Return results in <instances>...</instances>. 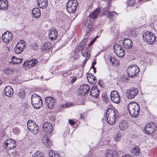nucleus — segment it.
I'll return each instance as SVG.
<instances>
[{
    "mask_svg": "<svg viewBox=\"0 0 157 157\" xmlns=\"http://www.w3.org/2000/svg\"><path fill=\"white\" fill-rule=\"evenodd\" d=\"M11 59L13 63L15 64H18L21 63L22 59L21 58H16L15 56H13Z\"/></svg>",
    "mask_w": 157,
    "mask_h": 157,
    "instance_id": "c9c22d12",
    "label": "nucleus"
},
{
    "mask_svg": "<svg viewBox=\"0 0 157 157\" xmlns=\"http://www.w3.org/2000/svg\"><path fill=\"white\" fill-rule=\"evenodd\" d=\"M2 83V81L0 79V85Z\"/></svg>",
    "mask_w": 157,
    "mask_h": 157,
    "instance_id": "69168bd1",
    "label": "nucleus"
},
{
    "mask_svg": "<svg viewBox=\"0 0 157 157\" xmlns=\"http://www.w3.org/2000/svg\"><path fill=\"white\" fill-rule=\"evenodd\" d=\"M134 150H135L134 153H135L136 155H138L139 153V148L137 147H136V148H134Z\"/></svg>",
    "mask_w": 157,
    "mask_h": 157,
    "instance_id": "09e8293b",
    "label": "nucleus"
},
{
    "mask_svg": "<svg viewBox=\"0 0 157 157\" xmlns=\"http://www.w3.org/2000/svg\"><path fill=\"white\" fill-rule=\"evenodd\" d=\"M117 15V13L113 11H111L110 12H109L108 14L106 16L108 17L110 19H111L113 20V19H114L116 16Z\"/></svg>",
    "mask_w": 157,
    "mask_h": 157,
    "instance_id": "72a5a7b5",
    "label": "nucleus"
},
{
    "mask_svg": "<svg viewBox=\"0 0 157 157\" xmlns=\"http://www.w3.org/2000/svg\"><path fill=\"white\" fill-rule=\"evenodd\" d=\"M117 152L113 150H109L107 151L105 154L106 157H117Z\"/></svg>",
    "mask_w": 157,
    "mask_h": 157,
    "instance_id": "7c9ffc66",
    "label": "nucleus"
},
{
    "mask_svg": "<svg viewBox=\"0 0 157 157\" xmlns=\"http://www.w3.org/2000/svg\"><path fill=\"white\" fill-rule=\"evenodd\" d=\"M4 94L8 97H11L13 94V89L11 86H9L6 87L4 89Z\"/></svg>",
    "mask_w": 157,
    "mask_h": 157,
    "instance_id": "bb28decb",
    "label": "nucleus"
},
{
    "mask_svg": "<svg viewBox=\"0 0 157 157\" xmlns=\"http://www.w3.org/2000/svg\"><path fill=\"white\" fill-rule=\"evenodd\" d=\"M26 44L23 40H21L16 44L15 48L14 51L17 54H19L22 52L25 48Z\"/></svg>",
    "mask_w": 157,
    "mask_h": 157,
    "instance_id": "9b49d317",
    "label": "nucleus"
},
{
    "mask_svg": "<svg viewBox=\"0 0 157 157\" xmlns=\"http://www.w3.org/2000/svg\"><path fill=\"white\" fill-rule=\"evenodd\" d=\"M23 65L24 67H27L28 68H29V64H28V61L25 62L24 63Z\"/></svg>",
    "mask_w": 157,
    "mask_h": 157,
    "instance_id": "603ef678",
    "label": "nucleus"
},
{
    "mask_svg": "<svg viewBox=\"0 0 157 157\" xmlns=\"http://www.w3.org/2000/svg\"><path fill=\"white\" fill-rule=\"evenodd\" d=\"M127 4L129 6H132L135 4V0H128Z\"/></svg>",
    "mask_w": 157,
    "mask_h": 157,
    "instance_id": "79ce46f5",
    "label": "nucleus"
},
{
    "mask_svg": "<svg viewBox=\"0 0 157 157\" xmlns=\"http://www.w3.org/2000/svg\"><path fill=\"white\" fill-rule=\"evenodd\" d=\"M32 157H44V154L42 152L38 151L36 153H34L32 155Z\"/></svg>",
    "mask_w": 157,
    "mask_h": 157,
    "instance_id": "58836bf2",
    "label": "nucleus"
},
{
    "mask_svg": "<svg viewBox=\"0 0 157 157\" xmlns=\"http://www.w3.org/2000/svg\"><path fill=\"white\" fill-rule=\"evenodd\" d=\"M123 44L125 48L130 49L132 46V42L130 39H125L123 40Z\"/></svg>",
    "mask_w": 157,
    "mask_h": 157,
    "instance_id": "4be33fe9",
    "label": "nucleus"
},
{
    "mask_svg": "<svg viewBox=\"0 0 157 157\" xmlns=\"http://www.w3.org/2000/svg\"><path fill=\"white\" fill-rule=\"evenodd\" d=\"M8 2L6 0H0V10H6L8 9Z\"/></svg>",
    "mask_w": 157,
    "mask_h": 157,
    "instance_id": "a878e982",
    "label": "nucleus"
},
{
    "mask_svg": "<svg viewBox=\"0 0 157 157\" xmlns=\"http://www.w3.org/2000/svg\"><path fill=\"white\" fill-rule=\"evenodd\" d=\"M139 71V67L134 65H130L127 71L128 76L131 77L137 75Z\"/></svg>",
    "mask_w": 157,
    "mask_h": 157,
    "instance_id": "6e6552de",
    "label": "nucleus"
},
{
    "mask_svg": "<svg viewBox=\"0 0 157 157\" xmlns=\"http://www.w3.org/2000/svg\"><path fill=\"white\" fill-rule=\"evenodd\" d=\"M43 130L45 132L50 133L53 131V126L49 122H45L43 125Z\"/></svg>",
    "mask_w": 157,
    "mask_h": 157,
    "instance_id": "a211bd4d",
    "label": "nucleus"
},
{
    "mask_svg": "<svg viewBox=\"0 0 157 157\" xmlns=\"http://www.w3.org/2000/svg\"><path fill=\"white\" fill-rule=\"evenodd\" d=\"M134 33V34H133V36H135L136 35V34L134 33V32H131V34H132V35H133L132 34V33Z\"/></svg>",
    "mask_w": 157,
    "mask_h": 157,
    "instance_id": "e2e57ef3",
    "label": "nucleus"
},
{
    "mask_svg": "<svg viewBox=\"0 0 157 157\" xmlns=\"http://www.w3.org/2000/svg\"><path fill=\"white\" fill-rule=\"evenodd\" d=\"M32 49L34 50H36L38 48V47L36 44H32Z\"/></svg>",
    "mask_w": 157,
    "mask_h": 157,
    "instance_id": "8fccbe9b",
    "label": "nucleus"
},
{
    "mask_svg": "<svg viewBox=\"0 0 157 157\" xmlns=\"http://www.w3.org/2000/svg\"><path fill=\"white\" fill-rule=\"evenodd\" d=\"M87 41L88 39H84L79 44V45H78L80 46V48H82L83 46L86 44Z\"/></svg>",
    "mask_w": 157,
    "mask_h": 157,
    "instance_id": "c03bdc74",
    "label": "nucleus"
},
{
    "mask_svg": "<svg viewBox=\"0 0 157 157\" xmlns=\"http://www.w3.org/2000/svg\"><path fill=\"white\" fill-rule=\"evenodd\" d=\"M52 46V44L50 42H47L42 46V49L45 50H48L51 48Z\"/></svg>",
    "mask_w": 157,
    "mask_h": 157,
    "instance_id": "f704fd0d",
    "label": "nucleus"
},
{
    "mask_svg": "<svg viewBox=\"0 0 157 157\" xmlns=\"http://www.w3.org/2000/svg\"><path fill=\"white\" fill-rule=\"evenodd\" d=\"M32 13L33 17L36 18L40 17L41 15L40 10L37 7L34 8L32 10Z\"/></svg>",
    "mask_w": 157,
    "mask_h": 157,
    "instance_id": "c756f323",
    "label": "nucleus"
},
{
    "mask_svg": "<svg viewBox=\"0 0 157 157\" xmlns=\"http://www.w3.org/2000/svg\"><path fill=\"white\" fill-rule=\"evenodd\" d=\"M20 132V129L18 127H15L13 129V132L16 135L19 134Z\"/></svg>",
    "mask_w": 157,
    "mask_h": 157,
    "instance_id": "37998d69",
    "label": "nucleus"
},
{
    "mask_svg": "<svg viewBox=\"0 0 157 157\" xmlns=\"http://www.w3.org/2000/svg\"><path fill=\"white\" fill-rule=\"evenodd\" d=\"M38 6L41 9H45L48 6L47 0H37Z\"/></svg>",
    "mask_w": 157,
    "mask_h": 157,
    "instance_id": "412c9836",
    "label": "nucleus"
},
{
    "mask_svg": "<svg viewBox=\"0 0 157 157\" xmlns=\"http://www.w3.org/2000/svg\"><path fill=\"white\" fill-rule=\"evenodd\" d=\"M76 80V77H74V78L72 79L71 81V83L74 82Z\"/></svg>",
    "mask_w": 157,
    "mask_h": 157,
    "instance_id": "13d9d810",
    "label": "nucleus"
},
{
    "mask_svg": "<svg viewBox=\"0 0 157 157\" xmlns=\"http://www.w3.org/2000/svg\"><path fill=\"white\" fill-rule=\"evenodd\" d=\"M101 99L102 100L105 102H107L108 101L109 99L107 97V94L104 93L102 94Z\"/></svg>",
    "mask_w": 157,
    "mask_h": 157,
    "instance_id": "ea45409f",
    "label": "nucleus"
},
{
    "mask_svg": "<svg viewBox=\"0 0 157 157\" xmlns=\"http://www.w3.org/2000/svg\"><path fill=\"white\" fill-rule=\"evenodd\" d=\"M119 125L121 130H124L128 128V124L127 121H121L119 123Z\"/></svg>",
    "mask_w": 157,
    "mask_h": 157,
    "instance_id": "c85d7f7f",
    "label": "nucleus"
},
{
    "mask_svg": "<svg viewBox=\"0 0 157 157\" xmlns=\"http://www.w3.org/2000/svg\"><path fill=\"white\" fill-rule=\"evenodd\" d=\"M96 40V38H95L94 39L91 41V42H90L89 45L88 46V47H89V46L90 45H91V44H94V42Z\"/></svg>",
    "mask_w": 157,
    "mask_h": 157,
    "instance_id": "5fc2aeb1",
    "label": "nucleus"
},
{
    "mask_svg": "<svg viewBox=\"0 0 157 157\" xmlns=\"http://www.w3.org/2000/svg\"><path fill=\"white\" fill-rule=\"evenodd\" d=\"M110 98L111 101L116 104L119 103L120 101V97L118 92L116 90L111 91L110 94Z\"/></svg>",
    "mask_w": 157,
    "mask_h": 157,
    "instance_id": "ddd939ff",
    "label": "nucleus"
},
{
    "mask_svg": "<svg viewBox=\"0 0 157 157\" xmlns=\"http://www.w3.org/2000/svg\"><path fill=\"white\" fill-rule=\"evenodd\" d=\"M4 146L7 147L8 149L14 148L16 146V142L13 140L9 139L6 140L4 141Z\"/></svg>",
    "mask_w": 157,
    "mask_h": 157,
    "instance_id": "4468645a",
    "label": "nucleus"
},
{
    "mask_svg": "<svg viewBox=\"0 0 157 157\" xmlns=\"http://www.w3.org/2000/svg\"><path fill=\"white\" fill-rule=\"evenodd\" d=\"M2 38L4 41L6 43H9L12 40L13 34L7 31L3 34Z\"/></svg>",
    "mask_w": 157,
    "mask_h": 157,
    "instance_id": "2eb2a0df",
    "label": "nucleus"
},
{
    "mask_svg": "<svg viewBox=\"0 0 157 157\" xmlns=\"http://www.w3.org/2000/svg\"><path fill=\"white\" fill-rule=\"evenodd\" d=\"M46 104L49 109H52L56 100L53 97H47L45 98Z\"/></svg>",
    "mask_w": 157,
    "mask_h": 157,
    "instance_id": "dca6fc26",
    "label": "nucleus"
},
{
    "mask_svg": "<svg viewBox=\"0 0 157 157\" xmlns=\"http://www.w3.org/2000/svg\"><path fill=\"white\" fill-rule=\"evenodd\" d=\"M106 117L108 123L110 125L113 124L116 119L115 111L112 108H108L106 112Z\"/></svg>",
    "mask_w": 157,
    "mask_h": 157,
    "instance_id": "7ed1b4c3",
    "label": "nucleus"
},
{
    "mask_svg": "<svg viewBox=\"0 0 157 157\" xmlns=\"http://www.w3.org/2000/svg\"><path fill=\"white\" fill-rule=\"evenodd\" d=\"M96 63V62H92V66L90 68V69L92 68H93V67H95L94 66L95 65Z\"/></svg>",
    "mask_w": 157,
    "mask_h": 157,
    "instance_id": "4d7b16f0",
    "label": "nucleus"
},
{
    "mask_svg": "<svg viewBox=\"0 0 157 157\" xmlns=\"http://www.w3.org/2000/svg\"><path fill=\"white\" fill-rule=\"evenodd\" d=\"M121 157H132L131 155H125L121 156Z\"/></svg>",
    "mask_w": 157,
    "mask_h": 157,
    "instance_id": "bf43d9fd",
    "label": "nucleus"
},
{
    "mask_svg": "<svg viewBox=\"0 0 157 157\" xmlns=\"http://www.w3.org/2000/svg\"><path fill=\"white\" fill-rule=\"evenodd\" d=\"M113 48L114 52L119 57H122L124 56L125 52L121 45L117 44H115L113 46Z\"/></svg>",
    "mask_w": 157,
    "mask_h": 157,
    "instance_id": "9d476101",
    "label": "nucleus"
},
{
    "mask_svg": "<svg viewBox=\"0 0 157 157\" xmlns=\"http://www.w3.org/2000/svg\"><path fill=\"white\" fill-rule=\"evenodd\" d=\"M48 155L50 157H61V155L59 153L55 151H49Z\"/></svg>",
    "mask_w": 157,
    "mask_h": 157,
    "instance_id": "473e14b6",
    "label": "nucleus"
},
{
    "mask_svg": "<svg viewBox=\"0 0 157 157\" xmlns=\"http://www.w3.org/2000/svg\"><path fill=\"white\" fill-rule=\"evenodd\" d=\"M78 6L77 0H69L67 4V10L70 13H73L76 11Z\"/></svg>",
    "mask_w": 157,
    "mask_h": 157,
    "instance_id": "423d86ee",
    "label": "nucleus"
},
{
    "mask_svg": "<svg viewBox=\"0 0 157 157\" xmlns=\"http://www.w3.org/2000/svg\"><path fill=\"white\" fill-rule=\"evenodd\" d=\"M82 49V48H80L78 45L77 46L75 50V53L76 55L77 53L80 50Z\"/></svg>",
    "mask_w": 157,
    "mask_h": 157,
    "instance_id": "a18cd8bd",
    "label": "nucleus"
},
{
    "mask_svg": "<svg viewBox=\"0 0 157 157\" xmlns=\"http://www.w3.org/2000/svg\"><path fill=\"white\" fill-rule=\"evenodd\" d=\"M138 90L136 88H132L127 90L126 92V96L128 99H132L138 94Z\"/></svg>",
    "mask_w": 157,
    "mask_h": 157,
    "instance_id": "f8f14e48",
    "label": "nucleus"
},
{
    "mask_svg": "<svg viewBox=\"0 0 157 157\" xmlns=\"http://www.w3.org/2000/svg\"><path fill=\"white\" fill-rule=\"evenodd\" d=\"M128 108L132 117L134 118L138 117L140 108L138 103L135 102L130 103L128 105Z\"/></svg>",
    "mask_w": 157,
    "mask_h": 157,
    "instance_id": "f03ea898",
    "label": "nucleus"
},
{
    "mask_svg": "<svg viewBox=\"0 0 157 157\" xmlns=\"http://www.w3.org/2000/svg\"><path fill=\"white\" fill-rule=\"evenodd\" d=\"M90 95L95 98H97L99 93V91L97 86L93 87L90 90Z\"/></svg>",
    "mask_w": 157,
    "mask_h": 157,
    "instance_id": "393cba45",
    "label": "nucleus"
},
{
    "mask_svg": "<svg viewBox=\"0 0 157 157\" xmlns=\"http://www.w3.org/2000/svg\"><path fill=\"white\" fill-rule=\"evenodd\" d=\"M157 124L155 122H150L148 123L145 126V133L147 134H152L156 130Z\"/></svg>",
    "mask_w": 157,
    "mask_h": 157,
    "instance_id": "1a4fd4ad",
    "label": "nucleus"
},
{
    "mask_svg": "<svg viewBox=\"0 0 157 157\" xmlns=\"http://www.w3.org/2000/svg\"><path fill=\"white\" fill-rule=\"evenodd\" d=\"M80 118L83 119V116L82 114H81L80 116Z\"/></svg>",
    "mask_w": 157,
    "mask_h": 157,
    "instance_id": "0e129e2a",
    "label": "nucleus"
},
{
    "mask_svg": "<svg viewBox=\"0 0 157 157\" xmlns=\"http://www.w3.org/2000/svg\"><path fill=\"white\" fill-rule=\"evenodd\" d=\"M61 106L62 107H67L66 103L63 104V105H61Z\"/></svg>",
    "mask_w": 157,
    "mask_h": 157,
    "instance_id": "052dcab7",
    "label": "nucleus"
},
{
    "mask_svg": "<svg viewBox=\"0 0 157 157\" xmlns=\"http://www.w3.org/2000/svg\"><path fill=\"white\" fill-rule=\"evenodd\" d=\"M67 107H68L70 106H73L74 104L71 102H67L66 103Z\"/></svg>",
    "mask_w": 157,
    "mask_h": 157,
    "instance_id": "3c124183",
    "label": "nucleus"
},
{
    "mask_svg": "<svg viewBox=\"0 0 157 157\" xmlns=\"http://www.w3.org/2000/svg\"><path fill=\"white\" fill-rule=\"evenodd\" d=\"M18 96L19 98H24L25 96V94L24 91L23 90H20L19 92Z\"/></svg>",
    "mask_w": 157,
    "mask_h": 157,
    "instance_id": "a19ab883",
    "label": "nucleus"
},
{
    "mask_svg": "<svg viewBox=\"0 0 157 157\" xmlns=\"http://www.w3.org/2000/svg\"><path fill=\"white\" fill-rule=\"evenodd\" d=\"M92 68L93 69L94 71V73H95L96 72V68L95 67H93Z\"/></svg>",
    "mask_w": 157,
    "mask_h": 157,
    "instance_id": "680f3d73",
    "label": "nucleus"
},
{
    "mask_svg": "<svg viewBox=\"0 0 157 157\" xmlns=\"http://www.w3.org/2000/svg\"><path fill=\"white\" fill-rule=\"evenodd\" d=\"M87 80L90 83L94 84L97 82V79L95 76L93 74L90 73L89 74L87 75Z\"/></svg>",
    "mask_w": 157,
    "mask_h": 157,
    "instance_id": "5701e85b",
    "label": "nucleus"
},
{
    "mask_svg": "<svg viewBox=\"0 0 157 157\" xmlns=\"http://www.w3.org/2000/svg\"><path fill=\"white\" fill-rule=\"evenodd\" d=\"M100 12V10L96 9L92 12L89 15V17H88L86 20L84 22L83 28L86 30L87 33H89L91 29L92 21L94 19L97 17L98 15Z\"/></svg>",
    "mask_w": 157,
    "mask_h": 157,
    "instance_id": "f257e3e1",
    "label": "nucleus"
},
{
    "mask_svg": "<svg viewBox=\"0 0 157 157\" xmlns=\"http://www.w3.org/2000/svg\"><path fill=\"white\" fill-rule=\"evenodd\" d=\"M69 123L71 125H74L75 124V122L71 119H70L69 120Z\"/></svg>",
    "mask_w": 157,
    "mask_h": 157,
    "instance_id": "864d4df0",
    "label": "nucleus"
},
{
    "mask_svg": "<svg viewBox=\"0 0 157 157\" xmlns=\"http://www.w3.org/2000/svg\"><path fill=\"white\" fill-rule=\"evenodd\" d=\"M28 62L29 64V68H31L36 65L37 62V61L36 59H32L28 61Z\"/></svg>",
    "mask_w": 157,
    "mask_h": 157,
    "instance_id": "e433bc0d",
    "label": "nucleus"
},
{
    "mask_svg": "<svg viewBox=\"0 0 157 157\" xmlns=\"http://www.w3.org/2000/svg\"><path fill=\"white\" fill-rule=\"evenodd\" d=\"M121 137V134L120 133L118 134H117L116 136H115V140L116 141H118L120 140Z\"/></svg>",
    "mask_w": 157,
    "mask_h": 157,
    "instance_id": "49530a36",
    "label": "nucleus"
},
{
    "mask_svg": "<svg viewBox=\"0 0 157 157\" xmlns=\"http://www.w3.org/2000/svg\"><path fill=\"white\" fill-rule=\"evenodd\" d=\"M105 1L107 2V6L103 8L102 10V12L104 15L106 16L109 12V8L110 6V4L112 2V0H105Z\"/></svg>",
    "mask_w": 157,
    "mask_h": 157,
    "instance_id": "b1692460",
    "label": "nucleus"
},
{
    "mask_svg": "<svg viewBox=\"0 0 157 157\" xmlns=\"http://www.w3.org/2000/svg\"><path fill=\"white\" fill-rule=\"evenodd\" d=\"M88 47H84L82 48L81 53L83 56H87L88 55H90V52L88 50Z\"/></svg>",
    "mask_w": 157,
    "mask_h": 157,
    "instance_id": "2f4dec72",
    "label": "nucleus"
},
{
    "mask_svg": "<svg viewBox=\"0 0 157 157\" xmlns=\"http://www.w3.org/2000/svg\"><path fill=\"white\" fill-rule=\"evenodd\" d=\"M90 87L88 85L86 84H82L78 89L79 94L84 95L89 91Z\"/></svg>",
    "mask_w": 157,
    "mask_h": 157,
    "instance_id": "f3484780",
    "label": "nucleus"
},
{
    "mask_svg": "<svg viewBox=\"0 0 157 157\" xmlns=\"http://www.w3.org/2000/svg\"><path fill=\"white\" fill-rule=\"evenodd\" d=\"M90 55H88V56H87L86 57V58L85 59V60L84 61L83 64V66H84L85 64L86 63L87 61V60L89 59L90 57Z\"/></svg>",
    "mask_w": 157,
    "mask_h": 157,
    "instance_id": "de8ad7c7",
    "label": "nucleus"
},
{
    "mask_svg": "<svg viewBox=\"0 0 157 157\" xmlns=\"http://www.w3.org/2000/svg\"><path fill=\"white\" fill-rule=\"evenodd\" d=\"M43 143L48 147H50L52 145V143L48 138L47 136L45 135L42 139Z\"/></svg>",
    "mask_w": 157,
    "mask_h": 157,
    "instance_id": "cd10ccee",
    "label": "nucleus"
},
{
    "mask_svg": "<svg viewBox=\"0 0 157 157\" xmlns=\"http://www.w3.org/2000/svg\"><path fill=\"white\" fill-rule=\"evenodd\" d=\"M27 125L28 129L33 134H36L39 132V126L34 121L31 120H29Z\"/></svg>",
    "mask_w": 157,
    "mask_h": 157,
    "instance_id": "0eeeda50",
    "label": "nucleus"
},
{
    "mask_svg": "<svg viewBox=\"0 0 157 157\" xmlns=\"http://www.w3.org/2000/svg\"><path fill=\"white\" fill-rule=\"evenodd\" d=\"M31 99L32 104L35 109H38L42 106V101L40 96L34 93L32 95Z\"/></svg>",
    "mask_w": 157,
    "mask_h": 157,
    "instance_id": "20e7f679",
    "label": "nucleus"
},
{
    "mask_svg": "<svg viewBox=\"0 0 157 157\" xmlns=\"http://www.w3.org/2000/svg\"><path fill=\"white\" fill-rule=\"evenodd\" d=\"M142 37L144 41L150 44L154 43L156 41V36L151 32H146L143 35Z\"/></svg>",
    "mask_w": 157,
    "mask_h": 157,
    "instance_id": "39448f33",
    "label": "nucleus"
},
{
    "mask_svg": "<svg viewBox=\"0 0 157 157\" xmlns=\"http://www.w3.org/2000/svg\"><path fill=\"white\" fill-rule=\"evenodd\" d=\"M79 58L78 55H77L76 56H75V58H74L73 61H75L76 60L78 59Z\"/></svg>",
    "mask_w": 157,
    "mask_h": 157,
    "instance_id": "6e6d98bb",
    "label": "nucleus"
},
{
    "mask_svg": "<svg viewBox=\"0 0 157 157\" xmlns=\"http://www.w3.org/2000/svg\"><path fill=\"white\" fill-rule=\"evenodd\" d=\"M49 33L48 36L49 39L52 40H55L57 36L58 33L57 30L54 28L49 30Z\"/></svg>",
    "mask_w": 157,
    "mask_h": 157,
    "instance_id": "6ab92c4d",
    "label": "nucleus"
},
{
    "mask_svg": "<svg viewBox=\"0 0 157 157\" xmlns=\"http://www.w3.org/2000/svg\"><path fill=\"white\" fill-rule=\"evenodd\" d=\"M5 73L7 75H10L13 72V69L12 68H5L4 69Z\"/></svg>",
    "mask_w": 157,
    "mask_h": 157,
    "instance_id": "4c0bfd02",
    "label": "nucleus"
},
{
    "mask_svg": "<svg viewBox=\"0 0 157 157\" xmlns=\"http://www.w3.org/2000/svg\"><path fill=\"white\" fill-rule=\"evenodd\" d=\"M108 58L110 63L113 66H116L119 64V60L113 54L109 55Z\"/></svg>",
    "mask_w": 157,
    "mask_h": 157,
    "instance_id": "aec40b11",
    "label": "nucleus"
}]
</instances>
